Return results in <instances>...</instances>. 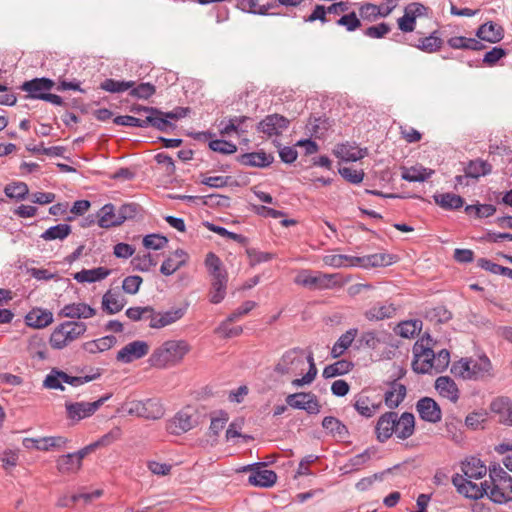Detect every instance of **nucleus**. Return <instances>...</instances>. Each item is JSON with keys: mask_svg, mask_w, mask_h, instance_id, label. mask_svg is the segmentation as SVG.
Masks as SVG:
<instances>
[{"mask_svg": "<svg viewBox=\"0 0 512 512\" xmlns=\"http://www.w3.org/2000/svg\"><path fill=\"white\" fill-rule=\"evenodd\" d=\"M422 329V322L420 320H407L401 322L397 326V333L404 338H412L417 335Z\"/></svg>", "mask_w": 512, "mask_h": 512, "instance_id": "052dcab7", "label": "nucleus"}, {"mask_svg": "<svg viewBox=\"0 0 512 512\" xmlns=\"http://www.w3.org/2000/svg\"><path fill=\"white\" fill-rule=\"evenodd\" d=\"M197 425L195 416L191 413L189 408L179 411L171 420L169 429L171 433L179 435L188 432Z\"/></svg>", "mask_w": 512, "mask_h": 512, "instance_id": "4be33fe9", "label": "nucleus"}, {"mask_svg": "<svg viewBox=\"0 0 512 512\" xmlns=\"http://www.w3.org/2000/svg\"><path fill=\"white\" fill-rule=\"evenodd\" d=\"M102 492L100 490H96L93 493H83V494H75L72 496H63L58 500V506L60 507H69L74 505L77 501L83 500L85 503L92 501L94 498L100 497Z\"/></svg>", "mask_w": 512, "mask_h": 512, "instance_id": "4d7b16f0", "label": "nucleus"}, {"mask_svg": "<svg viewBox=\"0 0 512 512\" xmlns=\"http://www.w3.org/2000/svg\"><path fill=\"white\" fill-rule=\"evenodd\" d=\"M28 352L31 357L44 360L46 358V343L42 337L32 336L28 343Z\"/></svg>", "mask_w": 512, "mask_h": 512, "instance_id": "680f3d73", "label": "nucleus"}, {"mask_svg": "<svg viewBox=\"0 0 512 512\" xmlns=\"http://www.w3.org/2000/svg\"><path fill=\"white\" fill-rule=\"evenodd\" d=\"M307 362L309 363V370L308 372L299 379H294L292 381V385L295 387H300L306 384H310L314 381L316 375H317V368L314 362V357L312 353H309L307 356Z\"/></svg>", "mask_w": 512, "mask_h": 512, "instance_id": "69168bd1", "label": "nucleus"}, {"mask_svg": "<svg viewBox=\"0 0 512 512\" xmlns=\"http://www.w3.org/2000/svg\"><path fill=\"white\" fill-rule=\"evenodd\" d=\"M433 198L435 203L445 210L459 209L464 205V199L454 193H438Z\"/></svg>", "mask_w": 512, "mask_h": 512, "instance_id": "a19ab883", "label": "nucleus"}, {"mask_svg": "<svg viewBox=\"0 0 512 512\" xmlns=\"http://www.w3.org/2000/svg\"><path fill=\"white\" fill-rule=\"evenodd\" d=\"M357 334L358 330L356 328L349 329L344 334H342L333 345L331 349V356L333 358H338L342 356L345 353V351L351 346Z\"/></svg>", "mask_w": 512, "mask_h": 512, "instance_id": "c9c22d12", "label": "nucleus"}, {"mask_svg": "<svg viewBox=\"0 0 512 512\" xmlns=\"http://www.w3.org/2000/svg\"><path fill=\"white\" fill-rule=\"evenodd\" d=\"M102 375L100 368L91 369V373L85 376H70L65 372L52 369L46 376L43 385L47 389L64 390L63 383L70 384L72 386H80L90 381L98 379Z\"/></svg>", "mask_w": 512, "mask_h": 512, "instance_id": "0eeeda50", "label": "nucleus"}, {"mask_svg": "<svg viewBox=\"0 0 512 512\" xmlns=\"http://www.w3.org/2000/svg\"><path fill=\"white\" fill-rule=\"evenodd\" d=\"M492 170V166L484 160L476 159L471 161L465 169V176L471 178H479L489 174Z\"/></svg>", "mask_w": 512, "mask_h": 512, "instance_id": "09e8293b", "label": "nucleus"}, {"mask_svg": "<svg viewBox=\"0 0 512 512\" xmlns=\"http://www.w3.org/2000/svg\"><path fill=\"white\" fill-rule=\"evenodd\" d=\"M272 155L263 151L246 153L241 156V163L252 167H267L273 162Z\"/></svg>", "mask_w": 512, "mask_h": 512, "instance_id": "79ce46f5", "label": "nucleus"}, {"mask_svg": "<svg viewBox=\"0 0 512 512\" xmlns=\"http://www.w3.org/2000/svg\"><path fill=\"white\" fill-rule=\"evenodd\" d=\"M186 309L182 307L172 308L165 312H156L152 308L149 326L154 329H161L169 326L184 317Z\"/></svg>", "mask_w": 512, "mask_h": 512, "instance_id": "a211bd4d", "label": "nucleus"}, {"mask_svg": "<svg viewBox=\"0 0 512 512\" xmlns=\"http://www.w3.org/2000/svg\"><path fill=\"white\" fill-rule=\"evenodd\" d=\"M437 33V31H434L428 37L419 39L416 47L427 53H433L440 50L443 45V40L437 35Z\"/></svg>", "mask_w": 512, "mask_h": 512, "instance_id": "8fccbe9b", "label": "nucleus"}, {"mask_svg": "<svg viewBox=\"0 0 512 512\" xmlns=\"http://www.w3.org/2000/svg\"><path fill=\"white\" fill-rule=\"evenodd\" d=\"M155 91L156 89L154 85L150 83H141L136 87L133 86L130 89L129 94L135 98L148 99L155 93Z\"/></svg>", "mask_w": 512, "mask_h": 512, "instance_id": "774afa93", "label": "nucleus"}, {"mask_svg": "<svg viewBox=\"0 0 512 512\" xmlns=\"http://www.w3.org/2000/svg\"><path fill=\"white\" fill-rule=\"evenodd\" d=\"M396 412H386L377 421L375 427L376 437L380 442H385L395 434Z\"/></svg>", "mask_w": 512, "mask_h": 512, "instance_id": "393cba45", "label": "nucleus"}, {"mask_svg": "<svg viewBox=\"0 0 512 512\" xmlns=\"http://www.w3.org/2000/svg\"><path fill=\"white\" fill-rule=\"evenodd\" d=\"M125 304V299L111 290L107 291L102 298V308L108 314H115L121 311Z\"/></svg>", "mask_w": 512, "mask_h": 512, "instance_id": "58836bf2", "label": "nucleus"}, {"mask_svg": "<svg viewBox=\"0 0 512 512\" xmlns=\"http://www.w3.org/2000/svg\"><path fill=\"white\" fill-rule=\"evenodd\" d=\"M227 276H220L219 278H213L211 284V290L209 293L210 302L213 304L220 303L226 295Z\"/></svg>", "mask_w": 512, "mask_h": 512, "instance_id": "49530a36", "label": "nucleus"}, {"mask_svg": "<svg viewBox=\"0 0 512 512\" xmlns=\"http://www.w3.org/2000/svg\"><path fill=\"white\" fill-rule=\"evenodd\" d=\"M415 430V417L412 413L404 412L400 417L396 413L395 435L405 440L413 435Z\"/></svg>", "mask_w": 512, "mask_h": 512, "instance_id": "c756f323", "label": "nucleus"}, {"mask_svg": "<svg viewBox=\"0 0 512 512\" xmlns=\"http://www.w3.org/2000/svg\"><path fill=\"white\" fill-rule=\"evenodd\" d=\"M406 396V387L398 382H393L390 390L385 393L384 401L388 408L393 409L400 405Z\"/></svg>", "mask_w": 512, "mask_h": 512, "instance_id": "e433bc0d", "label": "nucleus"}, {"mask_svg": "<svg viewBox=\"0 0 512 512\" xmlns=\"http://www.w3.org/2000/svg\"><path fill=\"white\" fill-rule=\"evenodd\" d=\"M69 440L63 436H46L39 438L26 437L22 445L26 449H34L43 452L60 451L64 449Z\"/></svg>", "mask_w": 512, "mask_h": 512, "instance_id": "f8f14e48", "label": "nucleus"}, {"mask_svg": "<svg viewBox=\"0 0 512 512\" xmlns=\"http://www.w3.org/2000/svg\"><path fill=\"white\" fill-rule=\"evenodd\" d=\"M116 344V338L112 335L104 336L99 339L87 341L83 344V349L90 353L96 354L109 350Z\"/></svg>", "mask_w": 512, "mask_h": 512, "instance_id": "4c0bfd02", "label": "nucleus"}, {"mask_svg": "<svg viewBox=\"0 0 512 512\" xmlns=\"http://www.w3.org/2000/svg\"><path fill=\"white\" fill-rule=\"evenodd\" d=\"M237 7L245 12L264 15L272 6L261 4L260 0H238Z\"/></svg>", "mask_w": 512, "mask_h": 512, "instance_id": "bf43d9fd", "label": "nucleus"}, {"mask_svg": "<svg viewBox=\"0 0 512 512\" xmlns=\"http://www.w3.org/2000/svg\"><path fill=\"white\" fill-rule=\"evenodd\" d=\"M95 315L96 309L82 302L67 304L58 313L59 317L71 319H89Z\"/></svg>", "mask_w": 512, "mask_h": 512, "instance_id": "b1692460", "label": "nucleus"}, {"mask_svg": "<svg viewBox=\"0 0 512 512\" xmlns=\"http://www.w3.org/2000/svg\"><path fill=\"white\" fill-rule=\"evenodd\" d=\"M355 410L363 417H373L382 407L381 399L375 400L371 398L365 391L354 397Z\"/></svg>", "mask_w": 512, "mask_h": 512, "instance_id": "412c9836", "label": "nucleus"}, {"mask_svg": "<svg viewBox=\"0 0 512 512\" xmlns=\"http://www.w3.org/2000/svg\"><path fill=\"white\" fill-rule=\"evenodd\" d=\"M71 233V227L68 224H58L48 228L40 237L45 241L63 240Z\"/></svg>", "mask_w": 512, "mask_h": 512, "instance_id": "3c124183", "label": "nucleus"}, {"mask_svg": "<svg viewBox=\"0 0 512 512\" xmlns=\"http://www.w3.org/2000/svg\"><path fill=\"white\" fill-rule=\"evenodd\" d=\"M375 454L374 450L366 449L364 452L351 457L348 463L345 465L346 471L359 470L364 467Z\"/></svg>", "mask_w": 512, "mask_h": 512, "instance_id": "13d9d810", "label": "nucleus"}, {"mask_svg": "<svg viewBox=\"0 0 512 512\" xmlns=\"http://www.w3.org/2000/svg\"><path fill=\"white\" fill-rule=\"evenodd\" d=\"M117 412L123 415L157 420L164 416L165 410L162 403L157 399H127L120 405Z\"/></svg>", "mask_w": 512, "mask_h": 512, "instance_id": "39448f33", "label": "nucleus"}, {"mask_svg": "<svg viewBox=\"0 0 512 512\" xmlns=\"http://www.w3.org/2000/svg\"><path fill=\"white\" fill-rule=\"evenodd\" d=\"M417 412L422 420L437 423L442 418V412L435 400L429 397H424L417 402Z\"/></svg>", "mask_w": 512, "mask_h": 512, "instance_id": "5701e85b", "label": "nucleus"}, {"mask_svg": "<svg viewBox=\"0 0 512 512\" xmlns=\"http://www.w3.org/2000/svg\"><path fill=\"white\" fill-rule=\"evenodd\" d=\"M489 478L485 495L497 504L512 501V477L500 465L489 467Z\"/></svg>", "mask_w": 512, "mask_h": 512, "instance_id": "20e7f679", "label": "nucleus"}, {"mask_svg": "<svg viewBox=\"0 0 512 512\" xmlns=\"http://www.w3.org/2000/svg\"><path fill=\"white\" fill-rule=\"evenodd\" d=\"M414 359L412 361V369L416 373H441L450 363V353L446 349L440 350L437 355L422 339L417 341L413 347Z\"/></svg>", "mask_w": 512, "mask_h": 512, "instance_id": "f257e3e1", "label": "nucleus"}, {"mask_svg": "<svg viewBox=\"0 0 512 512\" xmlns=\"http://www.w3.org/2000/svg\"><path fill=\"white\" fill-rule=\"evenodd\" d=\"M289 120L279 114L267 115L259 122L257 129L267 137L279 136L288 128Z\"/></svg>", "mask_w": 512, "mask_h": 512, "instance_id": "dca6fc26", "label": "nucleus"}, {"mask_svg": "<svg viewBox=\"0 0 512 512\" xmlns=\"http://www.w3.org/2000/svg\"><path fill=\"white\" fill-rule=\"evenodd\" d=\"M396 308L392 303H377L365 311L364 316L368 321H381L395 315Z\"/></svg>", "mask_w": 512, "mask_h": 512, "instance_id": "72a5a7b5", "label": "nucleus"}, {"mask_svg": "<svg viewBox=\"0 0 512 512\" xmlns=\"http://www.w3.org/2000/svg\"><path fill=\"white\" fill-rule=\"evenodd\" d=\"M303 365V351L299 348H293L283 354L276 365V371L281 374L294 373Z\"/></svg>", "mask_w": 512, "mask_h": 512, "instance_id": "6ab92c4d", "label": "nucleus"}, {"mask_svg": "<svg viewBox=\"0 0 512 512\" xmlns=\"http://www.w3.org/2000/svg\"><path fill=\"white\" fill-rule=\"evenodd\" d=\"M353 368L352 362L348 360H339L333 364L326 366L323 370L324 378H332L338 375L349 373Z\"/></svg>", "mask_w": 512, "mask_h": 512, "instance_id": "603ef678", "label": "nucleus"}, {"mask_svg": "<svg viewBox=\"0 0 512 512\" xmlns=\"http://www.w3.org/2000/svg\"><path fill=\"white\" fill-rule=\"evenodd\" d=\"M435 388L442 397L447 398L453 403L458 401L459 390L454 380L450 377H438L435 381Z\"/></svg>", "mask_w": 512, "mask_h": 512, "instance_id": "2f4dec72", "label": "nucleus"}, {"mask_svg": "<svg viewBox=\"0 0 512 512\" xmlns=\"http://www.w3.org/2000/svg\"><path fill=\"white\" fill-rule=\"evenodd\" d=\"M475 478H466L463 475H454L452 484L457 492L469 499H480L487 493V481L476 483Z\"/></svg>", "mask_w": 512, "mask_h": 512, "instance_id": "9b49d317", "label": "nucleus"}, {"mask_svg": "<svg viewBox=\"0 0 512 512\" xmlns=\"http://www.w3.org/2000/svg\"><path fill=\"white\" fill-rule=\"evenodd\" d=\"M87 330V325L80 321H65L54 328L49 344L53 349H63L79 339Z\"/></svg>", "mask_w": 512, "mask_h": 512, "instance_id": "423d86ee", "label": "nucleus"}, {"mask_svg": "<svg viewBox=\"0 0 512 512\" xmlns=\"http://www.w3.org/2000/svg\"><path fill=\"white\" fill-rule=\"evenodd\" d=\"M287 404L294 409L305 410L309 414H318L321 405L317 396L311 392H297L286 397Z\"/></svg>", "mask_w": 512, "mask_h": 512, "instance_id": "ddd939ff", "label": "nucleus"}, {"mask_svg": "<svg viewBox=\"0 0 512 512\" xmlns=\"http://www.w3.org/2000/svg\"><path fill=\"white\" fill-rule=\"evenodd\" d=\"M98 224L102 228H111L115 226H119L120 220L118 219V214L113 204L104 205L97 214Z\"/></svg>", "mask_w": 512, "mask_h": 512, "instance_id": "f704fd0d", "label": "nucleus"}, {"mask_svg": "<svg viewBox=\"0 0 512 512\" xmlns=\"http://www.w3.org/2000/svg\"><path fill=\"white\" fill-rule=\"evenodd\" d=\"M131 111L135 114H145L146 127L151 126L160 131H167L168 128L172 126V124L167 119H165L164 112L156 108L135 105L132 107Z\"/></svg>", "mask_w": 512, "mask_h": 512, "instance_id": "2eb2a0df", "label": "nucleus"}, {"mask_svg": "<svg viewBox=\"0 0 512 512\" xmlns=\"http://www.w3.org/2000/svg\"><path fill=\"white\" fill-rule=\"evenodd\" d=\"M276 480L277 474L274 471L267 469L257 470L248 478V482L251 485L260 487H271L275 484Z\"/></svg>", "mask_w": 512, "mask_h": 512, "instance_id": "37998d69", "label": "nucleus"}, {"mask_svg": "<svg viewBox=\"0 0 512 512\" xmlns=\"http://www.w3.org/2000/svg\"><path fill=\"white\" fill-rule=\"evenodd\" d=\"M460 473L455 475H463L466 478L482 479L487 474V467L479 458L469 457L461 462Z\"/></svg>", "mask_w": 512, "mask_h": 512, "instance_id": "a878e982", "label": "nucleus"}, {"mask_svg": "<svg viewBox=\"0 0 512 512\" xmlns=\"http://www.w3.org/2000/svg\"><path fill=\"white\" fill-rule=\"evenodd\" d=\"M448 45L453 49H471L480 50L483 48L481 42L474 38H467L463 36L451 37L448 39Z\"/></svg>", "mask_w": 512, "mask_h": 512, "instance_id": "864d4df0", "label": "nucleus"}, {"mask_svg": "<svg viewBox=\"0 0 512 512\" xmlns=\"http://www.w3.org/2000/svg\"><path fill=\"white\" fill-rule=\"evenodd\" d=\"M339 274H327L320 271L302 269L294 278V283L309 289H331L341 285Z\"/></svg>", "mask_w": 512, "mask_h": 512, "instance_id": "6e6552de", "label": "nucleus"}, {"mask_svg": "<svg viewBox=\"0 0 512 512\" xmlns=\"http://www.w3.org/2000/svg\"><path fill=\"white\" fill-rule=\"evenodd\" d=\"M190 346L184 340H169L155 349L149 358L151 366L166 368L182 361L189 352Z\"/></svg>", "mask_w": 512, "mask_h": 512, "instance_id": "7ed1b4c3", "label": "nucleus"}, {"mask_svg": "<svg viewBox=\"0 0 512 512\" xmlns=\"http://www.w3.org/2000/svg\"><path fill=\"white\" fill-rule=\"evenodd\" d=\"M135 85L134 81H119L106 79L100 84V88L110 93H121L130 90Z\"/></svg>", "mask_w": 512, "mask_h": 512, "instance_id": "6e6d98bb", "label": "nucleus"}, {"mask_svg": "<svg viewBox=\"0 0 512 512\" xmlns=\"http://www.w3.org/2000/svg\"><path fill=\"white\" fill-rule=\"evenodd\" d=\"M57 469L62 474H70L77 472L82 463L78 459L75 453H69L66 455H62L57 459Z\"/></svg>", "mask_w": 512, "mask_h": 512, "instance_id": "c03bdc74", "label": "nucleus"}, {"mask_svg": "<svg viewBox=\"0 0 512 512\" xmlns=\"http://www.w3.org/2000/svg\"><path fill=\"white\" fill-rule=\"evenodd\" d=\"M4 192L9 198L23 200L28 195L29 189L24 182H13L5 187Z\"/></svg>", "mask_w": 512, "mask_h": 512, "instance_id": "0e129e2a", "label": "nucleus"}, {"mask_svg": "<svg viewBox=\"0 0 512 512\" xmlns=\"http://www.w3.org/2000/svg\"><path fill=\"white\" fill-rule=\"evenodd\" d=\"M333 153L337 158L343 161L355 162L364 158L367 154V151L366 149H361L358 146L346 143L337 145L334 148Z\"/></svg>", "mask_w": 512, "mask_h": 512, "instance_id": "7c9ffc66", "label": "nucleus"}, {"mask_svg": "<svg viewBox=\"0 0 512 512\" xmlns=\"http://www.w3.org/2000/svg\"><path fill=\"white\" fill-rule=\"evenodd\" d=\"M110 274V271L104 267H98L90 270H82L77 272L74 278L78 282H95L105 279Z\"/></svg>", "mask_w": 512, "mask_h": 512, "instance_id": "de8ad7c7", "label": "nucleus"}, {"mask_svg": "<svg viewBox=\"0 0 512 512\" xmlns=\"http://www.w3.org/2000/svg\"><path fill=\"white\" fill-rule=\"evenodd\" d=\"M25 322L29 327L42 329L53 322V314L46 309L33 308L25 316Z\"/></svg>", "mask_w": 512, "mask_h": 512, "instance_id": "cd10ccee", "label": "nucleus"}, {"mask_svg": "<svg viewBox=\"0 0 512 512\" xmlns=\"http://www.w3.org/2000/svg\"><path fill=\"white\" fill-rule=\"evenodd\" d=\"M54 85L53 80L43 77L25 81L20 88L27 92L26 98L43 100Z\"/></svg>", "mask_w": 512, "mask_h": 512, "instance_id": "aec40b11", "label": "nucleus"}, {"mask_svg": "<svg viewBox=\"0 0 512 512\" xmlns=\"http://www.w3.org/2000/svg\"><path fill=\"white\" fill-rule=\"evenodd\" d=\"M322 427L334 438L344 440L348 436L346 426L337 418L327 416L322 421Z\"/></svg>", "mask_w": 512, "mask_h": 512, "instance_id": "ea45409f", "label": "nucleus"}, {"mask_svg": "<svg viewBox=\"0 0 512 512\" xmlns=\"http://www.w3.org/2000/svg\"><path fill=\"white\" fill-rule=\"evenodd\" d=\"M452 372L465 380L486 381L495 376L491 360L486 354L477 358H462L452 367Z\"/></svg>", "mask_w": 512, "mask_h": 512, "instance_id": "f03ea898", "label": "nucleus"}, {"mask_svg": "<svg viewBox=\"0 0 512 512\" xmlns=\"http://www.w3.org/2000/svg\"><path fill=\"white\" fill-rule=\"evenodd\" d=\"M490 410L499 416L500 422L512 425V402L509 398H495L490 404Z\"/></svg>", "mask_w": 512, "mask_h": 512, "instance_id": "c85d7f7f", "label": "nucleus"}, {"mask_svg": "<svg viewBox=\"0 0 512 512\" xmlns=\"http://www.w3.org/2000/svg\"><path fill=\"white\" fill-rule=\"evenodd\" d=\"M149 352V345L145 341L136 340L126 344L116 355V359L121 363H131L141 359Z\"/></svg>", "mask_w": 512, "mask_h": 512, "instance_id": "f3484780", "label": "nucleus"}, {"mask_svg": "<svg viewBox=\"0 0 512 512\" xmlns=\"http://www.w3.org/2000/svg\"><path fill=\"white\" fill-rule=\"evenodd\" d=\"M111 394L102 396L94 402H69L65 403L66 416L68 419L78 422L92 416L108 399Z\"/></svg>", "mask_w": 512, "mask_h": 512, "instance_id": "9d476101", "label": "nucleus"}, {"mask_svg": "<svg viewBox=\"0 0 512 512\" xmlns=\"http://www.w3.org/2000/svg\"><path fill=\"white\" fill-rule=\"evenodd\" d=\"M249 120L246 116L233 117L229 119V121L221 128L222 135H230L232 132L237 133L238 135L244 134L247 132L246 127H244V123Z\"/></svg>", "mask_w": 512, "mask_h": 512, "instance_id": "5fc2aeb1", "label": "nucleus"}, {"mask_svg": "<svg viewBox=\"0 0 512 512\" xmlns=\"http://www.w3.org/2000/svg\"><path fill=\"white\" fill-rule=\"evenodd\" d=\"M433 174V170L427 169L423 166H413L404 168L402 171V178L409 182H423Z\"/></svg>", "mask_w": 512, "mask_h": 512, "instance_id": "a18cd8bd", "label": "nucleus"}, {"mask_svg": "<svg viewBox=\"0 0 512 512\" xmlns=\"http://www.w3.org/2000/svg\"><path fill=\"white\" fill-rule=\"evenodd\" d=\"M429 8L418 2L408 4L404 9V15L397 20L399 29L408 33L415 29L416 19L426 16Z\"/></svg>", "mask_w": 512, "mask_h": 512, "instance_id": "4468645a", "label": "nucleus"}, {"mask_svg": "<svg viewBox=\"0 0 512 512\" xmlns=\"http://www.w3.org/2000/svg\"><path fill=\"white\" fill-rule=\"evenodd\" d=\"M324 265L341 268L349 266L376 267L385 265V256L382 254H373L367 257H354L341 254H329L322 258Z\"/></svg>", "mask_w": 512, "mask_h": 512, "instance_id": "1a4fd4ad", "label": "nucleus"}, {"mask_svg": "<svg viewBox=\"0 0 512 512\" xmlns=\"http://www.w3.org/2000/svg\"><path fill=\"white\" fill-rule=\"evenodd\" d=\"M168 243L165 236L159 234H150L143 238V245L146 249L160 250Z\"/></svg>", "mask_w": 512, "mask_h": 512, "instance_id": "338daca9", "label": "nucleus"}, {"mask_svg": "<svg viewBox=\"0 0 512 512\" xmlns=\"http://www.w3.org/2000/svg\"><path fill=\"white\" fill-rule=\"evenodd\" d=\"M205 265L211 274L212 278H219L220 276H227V273L222 269V262L217 255L209 252L205 258Z\"/></svg>", "mask_w": 512, "mask_h": 512, "instance_id": "e2e57ef3", "label": "nucleus"}, {"mask_svg": "<svg viewBox=\"0 0 512 512\" xmlns=\"http://www.w3.org/2000/svg\"><path fill=\"white\" fill-rule=\"evenodd\" d=\"M188 261V254L182 250L177 249L162 263L160 272L165 276H170Z\"/></svg>", "mask_w": 512, "mask_h": 512, "instance_id": "bb28decb", "label": "nucleus"}, {"mask_svg": "<svg viewBox=\"0 0 512 512\" xmlns=\"http://www.w3.org/2000/svg\"><path fill=\"white\" fill-rule=\"evenodd\" d=\"M476 36L484 41L490 42V43H496L503 39L504 37V30L502 26L489 21L484 24H482L476 33Z\"/></svg>", "mask_w": 512, "mask_h": 512, "instance_id": "473e14b6", "label": "nucleus"}]
</instances>
